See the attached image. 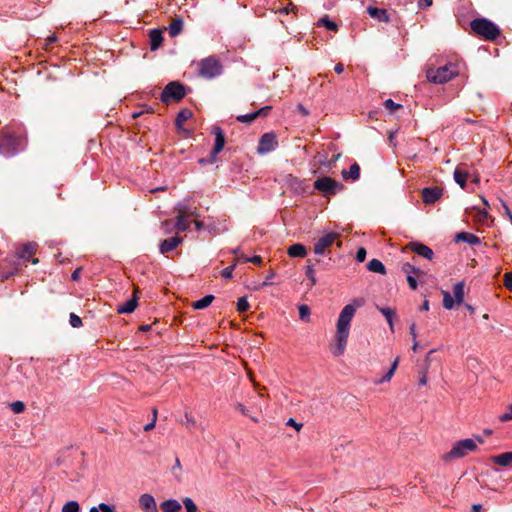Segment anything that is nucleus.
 I'll use <instances>...</instances> for the list:
<instances>
[{
    "mask_svg": "<svg viewBox=\"0 0 512 512\" xmlns=\"http://www.w3.org/2000/svg\"><path fill=\"white\" fill-rule=\"evenodd\" d=\"M363 303V299H354L341 310L336 324L335 344L330 347V351L334 356L338 357L344 354L350 333L351 321L356 309L361 307Z\"/></svg>",
    "mask_w": 512,
    "mask_h": 512,
    "instance_id": "1",
    "label": "nucleus"
},
{
    "mask_svg": "<svg viewBox=\"0 0 512 512\" xmlns=\"http://www.w3.org/2000/svg\"><path fill=\"white\" fill-rule=\"evenodd\" d=\"M477 443L483 444L484 440L477 436L475 439L467 438L457 441L451 450L443 456L445 461L465 457L469 452L477 449Z\"/></svg>",
    "mask_w": 512,
    "mask_h": 512,
    "instance_id": "2",
    "label": "nucleus"
},
{
    "mask_svg": "<svg viewBox=\"0 0 512 512\" xmlns=\"http://www.w3.org/2000/svg\"><path fill=\"white\" fill-rule=\"evenodd\" d=\"M458 68L453 63H448L438 68H429L426 71V77L429 82L434 84H444L458 75Z\"/></svg>",
    "mask_w": 512,
    "mask_h": 512,
    "instance_id": "3",
    "label": "nucleus"
},
{
    "mask_svg": "<svg viewBox=\"0 0 512 512\" xmlns=\"http://www.w3.org/2000/svg\"><path fill=\"white\" fill-rule=\"evenodd\" d=\"M470 27L473 32L486 40L493 41L500 35L499 27L486 18H477L472 20Z\"/></svg>",
    "mask_w": 512,
    "mask_h": 512,
    "instance_id": "4",
    "label": "nucleus"
},
{
    "mask_svg": "<svg viewBox=\"0 0 512 512\" xmlns=\"http://www.w3.org/2000/svg\"><path fill=\"white\" fill-rule=\"evenodd\" d=\"M199 75L205 79H213L223 72L221 62L215 56H209L198 63Z\"/></svg>",
    "mask_w": 512,
    "mask_h": 512,
    "instance_id": "5",
    "label": "nucleus"
},
{
    "mask_svg": "<svg viewBox=\"0 0 512 512\" xmlns=\"http://www.w3.org/2000/svg\"><path fill=\"white\" fill-rule=\"evenodd\" d=\"M186 96V88L183 84L177 81L168 83L160 96L163 103L167 104L171 101H179Z\"/></svg>",
    "mask_w": 512,
    "mask_h": 512,
    "instance_id": "6",
    "label": "nucleus"
},
{
    "mask_svg": "<svg viewBox=\"0 0 512 512\" xmlns=\"http://www.w3.org/2000/svg\"><path fill=\"white\" fill-rule=\"evenodd\" d=\"M21 139L13 134H3L0 136V154L5 157L16 155L22 148L20 147Z\"/></svg>",
    "mask_w": 512,
    "mask_h": 512,
    "instance_id": "7",
    "label": "nucleus"
},
{
    "mask_svg": "<svg viewBox=\"0 0 512 512\" xmlns=\"http://www.w3.org/2000/svg\"><path fill=\"white\" fill-rule=\"evenodd\" d=\"M314 188L321 192L324 196H330L342 191L344 186L341 182L336 181L331 177L325 176L318 178L314 182Z\"/></svg>",
    "mask_w": 512,
    "mask_h": 512,
    "instance_id": "8",
    "label": "nucleus"
},
{
    "mask_svg": "<svg viewBox=\"0 0 512 512\" xmlns=\"http://www.w3.org/2000/svg\"><path fill=\"white\" fill-rule=\"evenodd\" d=\"M278 147V141L276 135L272 132L264 133L258 143L257 153L260 155H266L274 151Z\"/></svg>",
    "mask_w": 512,
    "mask_h": 512,
    "instance_id": "9",
    "label": "nucleus"
},
{
    "mask_svg": "<svg viewBox=\"0 0 512 512\" xmlns=\"http://www.w3.org/2000/svg\"><path fill=\"white\" fill-rule=\"evenodd\" d=\"M339 236L338 233L329 232L320 237L314 244V253L317 255H324L327 248H329L336 238Z\"/></svg>",
    "mask_w": 512,
    "mask_h": 512,
    "instance_id": "10",
    "label": "nucleus"
},
{
    "mask_svg": "<svg viewBox=\"0 0 512 512\" xmlns=\"http://www.w3.org/2000/svg\"><path fill=\"white\" fill-rule=\"evenodd\" d=\"M213 134L215 135V143L211 152V160L209 162H214L216 160L217 155L223 150L225 145V135L220 127H214Z\"/></svg>",
    "mask_w": 512,
    "mask_h": 512,
    "instance_id": "11",
    "label": "nucleus"
},
{
    "mask_svg": "<svg viewBox=\"0 0 512 512\" xmlns=\"http://www.w3.org/2000/svg\"><path fill=\"white\" fill-rule=\"evenodd\" d=\"M442 196V189L439 187H426L422 190V198L425 204H433Z\"/></svg>",
    "mask_w": 512,
    "mask_h": 512,
    "instance_id": "12",
    "label": "nucleus"
},
{
    "mask_svg": "<svg viewBox=\"0 0 512 512\" xmlns=\"http://www.w3.org/2000/svg\"><path fill=\"white\" fill-rule=\"evenodd\" d=\"M455 182L461 187L465 188L466 181L470 177V173L467 169V165L464 163L459 164L454 170L453 174Z\"/></svg>",
    "mask_w": 512,
    "mask_h": 512,
    "instance_id": "13",
    "label": "nucleus"
},
{
    "mask_svg": "<svg viewBox=\"0 0 512 512\" xmlns=\"http://www.w3.org/2000/svg\"><path fill=\"white\" fill-rule=\"evenodd\" d=\"M183 241V238L179 236H174L168 239H165L159 244V251L161 254H166L175 248H177Z\"/></svg>",
    "mask_w": 512,
    "mask_h": 512,
    "instance_id": "14",
    "label": "nucleus"
},
{
    "mask_svg": "<svg viewBox=\"0 0 512 512\" xmlns=\"http://www.w3.org/2000/svg\"><path fill=\"white\" fill-rule=\"evenodd\" d=\"M139 505L145 512H158L156 501L151 494H142L139 497Z\"/></svg>",
    "mask_w": 512,
    "mask_h": 512,
    "instance_id": "15",
    "label": "nucleus"
},
{
    "mask_svg": "<svg viewBox=\"0 0 512 512\" xmlns=\"http://www.w3.org/2000/svg\"><path fill=\"white\" fill-rule=\"evenodd\" d=\"M410 249L417 255L422 256L428 260H431L434 256V252L432 251V249L420 242H412L410 244Z\"/></svg>",
    "mask_w": 512,
    "mask_h": 512,
    "instance_id": "16",
    "label": "nucleus"
},
{
    "mask_svg": "<svg viewBox=\"0 0 512 512\" xmlns=\"http://www.w3.org/2000/svg\"><path fill=\"white\" fill-rule=\"evenodd\" d=\"M174 228L177 232H185L189 228L188 216L186 215V209H181L176 217Z\"/></svg>",
    "mask_w": 512,
    "mask_h": 512,
    "instance_id": "17",
    "label": "nucleus"
},
{
    "mask_svg": "<svg viewBox=\"0 0 512 512\" xmlns=\"http://www.w3.org/2000/svg\"><path fill=\"white\" fill-rule=\"evenodd\" d=\"M136 292H137V290H135V294H134V296L131 299L127 300L122 305H118L117 312L119 314H129V313H132L136 309L137 301H138V297L136 296Z\"/></svg>",
    "mask_w": 512,
    "mask_h": 512,
    "instance_id": "18",
    "label": "nucleus"
},
{
    "mask_svg": "<svg viewBox=\"0 0 512 512\" xmlns=\"http://www.w3.org/2000/svg\"><path fill=\"white\" fill-rule=\"evenodd\" d=\"M455 242H465L469 245H479L480 239L478 236L469 232H460L455 236Z\"/></svg>",
    "mask_w": 512,
    "mask_h": 512,
    "instance_id": "19",
    "label": "nucleus"
},
{
    "mask_svg": "<svg viewBox=\"0 0 512 512\" xmlns=\"http://www.w3.org/2000/svg\"><path fill=\"white\" fill-rule=\"evenodd\" d=\"M37 244L33 242H29L23 245V247L18 251L17 255L20 259L30 260L32 255L36 251Z\"/></svg>",
    "mask_w": 512,
    "mask_h": 512,
    "instance_id": "20",
    "label": "nucleus"
},
{
    "mask_svg": "<svg viewBox=\"0 0 512 512\" xmlns=\"http://www.w3.org/2000/svg\"><path fill=\"white\" fill-rule=\"evenodd\" d=\"M367 13L371 18H374L380 22H388L389 16L387 14V11L385 9H380L377 7L369 6L367 8Z\"/></svg>",
    "mask_w": 512,
    "mask_h": 512,
    "instance_id": "21",
    "label": "nucleus"
},
{
    "mask_svg": "<svg viewBox=\"0 0 512 512\" xmlns=\"http://www.w3.org/2000/svg\"><path fill=\"white\" fill-rule=\"evenodd\" d=\"M149 39H150V49L152 51L157 50L163 41V36L161 30L158 29H152L149 33Z\"/></svg>",
    "mask_w": 512,
    "mask_h": 512,
    "instance_id": "22",
    "label": "nucleus"
},
{
    "mask_svg": "<svg viewBox=\"0 0 512 512\" xmlns=\"http://www.w3.org/2000/svg\"><path fill=\"white\" fill-rule=\"evenodd\" d=\"M344 180L356 181L360 177V166L357 163H353L349 171L343 170L341 173Z\"/></svg>",
    "mask_w": 512,
    "mask_h": 512,
    "instance_id": "23",
    "label": "nucleus"
},
{
    "mask_svg": "<svg viewBox=\"0 0 512 512\" xmlns=\"http://www.w3.org/2000/svg\"><path fill=\"white\" fill-rule=\"evenodd\" d=\"M287 253L290 257L303 258L307 255V250L303 244L296 243L288 248Z\"/></svg>",
    "mask_w": 512,
    "mask_h": 512,
    "instance_id": "24",
    "label": "nucleus"
},
{
    "mask_svg": "<svg viewBox=\"0 0 512 512\" xmlns=\"http://www.w3.org/2000/svg\"><path fill=\"white\" fill-rule=\"evenodd\" d=\"M491 460L493 463L497 465L503 467L509 466L512 464V451L493 456Z\"/></svg>",
    "mask_w": 512,
    "mask_h": 512,
    "instance_id": "25",
    "label": "nucleus"
},
{
    "mask_svg": "<svg viewBox=\"0 0 512 512\" xmlns=\"http://www.w3.org/2000/svg\"><path fill=\"white\" fill-rule=\"evenodd\" d=\"M163 512H179L181 510V504L175 499H168L160 504Z\"/></svg>",
    "mask_w": 512,
    "mask_h": 512,
    "instance_id": "26",
    "label": "nucleus"
},
{
    "mask_svg": "<svg viewBox=\"0 0 512 512\" xmlns=\"http://www.w3.org/2000/svg\"><path fill=\"white\" fill-rule=\"evenodd\" d=\"M183 29V21L180 18H177L172 21V23L168 26L167 30L171 37H176L182 32Z\"/></svg>",
    "mask_w": 512,
    "mask_h": 512,
    "instance_id": "27",
    "label": "nucleus"
},
{
    "mask_svg": "<svg viewBox=\"0 0 512 512\" xmlns=\"http://www.w3.org/2000/svg\"><path fill=\"white\" fill-rule=\"evenodd\" d=\"M192 117V111L189 109H182L177 113L175 124L178 129H181L184 122Z\"/></svg>",
    "mask_w": 512,
    "mask_h": 512,
    "instance_id": "28",
    "label": "nucleus"
},
{
    "mask_svg": "<svg viewBox=\"0 0 512 512\" xmlns=\"http://www.w3.org/2000/svg\"><path fill=\"white\" fill-rule=\"evenodd\" d=\"M367 268L371 272L379 273L384 275L386 273V268L384 264L378 259H372L368 262Z\"/></svg>",
    "mask_w": 512,
    "mask_h": 512,
    "instance_id": "29",
    "label": "nucleus"
},
{
    "mask_svg": "<svg viewBox=\"0 0 512 512\" xmlns=\"http://www.w3.org/2000/svg\"><path fill=\"white\" fill-rule=\"evenodd\" d=\"M453 294L457 305H461L464 301V282H457L453 287Z\"/></svg>",
    "mask_w": 512,
    "mask_h": 512,
    "instance_id": "30",
    "label": "nucleus"
},
{
    "mask_svg": "<svg viewBox=\"0 0 512 512\" xmlns=\"http://www.w3.org/2000/svg\"><path fill=\"white\" fill-rule=\"evenodd\" d=\"M398 363H399V359L396 358L395 361L392 363L391 367L389 368V370L387 371V373L382 378L375 380L374 383L379 385L384 382H389L398 367Z\"/></svg>",
    "mask_w": 512,
    "mask_h": 512,
    "instance_id": "31",
    "label": "nucleus"
},
{
    "mask_svg": "<svg viewBox=\"0 0 512 512\" xmlns=\"http://www.w3.org/2000/svg\"><path fill=\"white\" fill-rule=\"evenodd\" d=\"M377 309L385 317V319L387 320V322L390 326V329L393 331V318L395 316V310L390 307H380V306H377Z\"/></svg>",
    "mask_w": 512,
    "mask_h": 512,
    "instance_id": "32",
    "label": "nucleus"
},
{
    "mask_svg": "<svg viewBox=\"0 0 512 512\" xmlns=\"http://www.w3.org/2000/svg\"><path fill=\"white\" fill-rule=\"evenodd\" d=\"M214 299L213 295H206L203 298L193 302L192 307L196 310H201L208 307Z\"/></svg>",
    "mask_w": 512,
    "mask_h": 512,
    "instance_id": "33",
    "label": "nucleus"
},
{
    "mask_svg": "<svg viewBox=\"0 0 512 512\" xmlns=\"http://www.w3.org/2000/svg\"><path fill=\"white\" fill-rule=\"evenodd\" d=\"M317 25L318 26H323L325 27L327 30H330V31H336L338 26L335 22H333L332 20L329 19V17L327 15L321 17L318 21H317Z\"/></svg>",
    "mask_w": 512,
    "mask_h": 512,
    "instance_id": "34",
    "label": "nucleus"
},
{
    "mask_svg": "<svg viewBox=\"0 0 512 512\" xmlns=\"http://www.w3.org/2000/svg\"><path fill=\"white\" fill-rule=\"evenodd\" d=\"M403 272H405L407 275H413V276H421L424 274V272L420 269L415 267L414 265L410 263H404L402 266Z\"/></svg>",
    "mask_w": 512,
    "mask_h": 512,
    "instance_id": "35",
    "label": "nucleus"
},
{
    "mask_svg": "<svg viewBox=\"0 0 512 512\" xmlns=\"http://www.w3.org/2000/svg\"><path fill=\"white\" fill-rule=\"evenodd\" d=\"M443 306L447 310H452L455 307L456 301L448 291H442Z\"/></svg>",
    "mask_w": 512,
    "mask_h": 512,
    "instance_id": "36",
    "label": "nucleus"
},
{
    "mask_svg": "<svg viewBox=\"0 0 512 512\" xmlns=\"http://www.w3.org/2000/svg\"><path fill=\"white\" fill-rule=\"evenodd\" d=\"M79 510H80V505L75 500L68 501L62 507V512H79Z\"/></svg>",
    "mask_w": 512,
    "mask_h": 512,
    "instance_id": "37",
    "label": "nucleus"
},
{
    "mask_svg": "<svg viewBox=\"0 0 512 512\" xmlns=\"http://www.w3.org/2000/svg\"><path fill=\"white\" fill-rule=\"evenodd\" d=\"M298 310H299L300 319L305 322H309L310 321V308L307 305L302 304L299 306Z\"/></svg>",
    "mask_w": 512,
    "mask_h": 512,
    "instance_id": "38",
    "label": "nucleus"
},
{
    "mask_svg": "<svg viewBox=\"0 0 512 512\" xmlns=\"http://www.w3.org/2000/svg\"><path fill=\"white\" fill-rule=\"evenodd\" d=\"M257 118V115L255 112L239 115L236 117V120L241 123L250 124Z\"/></svg>",
    "mask_w": 512,
    "mask_h": 512,
    "instance_id": "39",
    "label": "nucleus"
},
{
    "mask_svg": "<svg viewBox=\"0 0 512 512\" xmlns=\"http://www.w3.org/2000/svg\"><path fill=\"white\" fill-rule=\"evenodd\" d=\"M306 276L311 282V286H314L317 283V279L315 277V269L313 264H307L306 266Z\"/></svg>",
    "mask_w": 512,
    "mask_h": 512,
    "instance_id": "40",
    "label": "nucleus"
},
{
    "mask_svg": "<svg viewBox=\"0 0 512 512\" xmlns=\"http://www.w3.org/2000/svg\"><path fill=\"white\" fill-rule=\"evenodd\" d=\"M183 505L187 512H198V508H197L196 504L189 497H186L183 499Z\"/></svg>",
    "mask_w": 512,
    "mask_h": 512,
    "instance_id": "41",
    "label": "nucleus"
},
{
    "mask_svg": "<svg viewBox=\"0 0 512 512\" xmlns=\"http://www.w3.org/2000/svg\"><path fill=\"white\" fill-rule=\"evenodd\" d=\"M250 305L246 297H240L237 301V311L240 313L246 312Z\"/></svg>",
    "mask_w": 512,
    "mask_h": 512,
    "instance_id": "42",
    "label": "nucleus"
},
{
    "mask_svg": "<svg viewBox=\"0 0 512 512\" xmlns=\"http://www.w3.org/2000/svg\"><path fill=\"white\" fill-rule=\"evenodd\" d=\"M10 409L15 414H20L25 410V404L22 401H14L10 403Z\"/></svg>",
    "mask_w": 512,
    "mask_h": 512,
    "instance_id": "43",
    "label": "nucleus"
},
{
    "mask_svg": "<svg viewBox=\"0 0 512 512\" xmlns=\"http://www.w3.org/2000/svg\"><path fill=\"white\" fill-rule=\"evenodd\" d=\"M384 107L390 112H395L396 110L402 108V105L395 103L392 99H386L384 101Z\"/></svg>",
    "mask_w": 512,
    "mask_h": 512,
    "instance_id": "44",
    "label": "nucleus"
},
{
    "mask_svg": "<svg viewBox=\"0 0 512 512\" xmlns=\"http://www.w3.org/2000/svg\"><path fill=\"white\" fill-rule=\"evenodd\" d=\"M69 323L73 328H79L82 325V320L78 315L71 313L69 316Z\"/></svg>",
    "mask_w": 512,
    "mask_h": 512,
    "instance_id": "45",
    "label": "nucleus"
},
{
    "mask_svg": "<svg viewBox=\"0 0 512 512\" xmlns=\"http://www.w3.org/2000/svg\"><path fill=\"white\" fill-rule=\"evenodd\" d=\"M185 421H184V424L186 425V427L188 429H194L196 426H197V422L196 420L191 416L189 415L188 413H185Z\"/></svg>",
    "mask_w": 512,
    "mask_h": 512,
    "instance_id": "46",
    "label": "nucleus"
},
{
    "mask_svg": "<svg viewBox=\"0 0 512 512\" xmlns=\"http://www.w3.org/2000/svg\"><path fill=\"white\" fill-rule=\"evenodd\" d=\"M235 267H236V263H233L232 265L224 268L221 272L222 277H224L226 279H231L232 273H233V270L235 269Z\"/></svg>",
    "mask_w": 512,
    "mask_h": 512,
    "instance_id": "47",
    "label": "nucleus"
},
{
    "mask_svg": "<svg viewBox=\"0 0 512 512\" xmlns=\"http://www.w3.org/2000/svg\"><path fill=\"white\" fill-rule=\"evenodd\" d=\"M275 276V272L271 270L269 274L267 275L266 279L257 287V289H262L266 286H271L273 283L271 282V279Z\"/></svg>",
    "mask_w": 512,
    "mask_h": 512,
    "instance_id": "48",
    "label": "nucleus"
},
{
    "mask_svg": "<svg viewBox=\"0 0 512 512\" xmlns=\"http://www.w3.org/2000/svg\"><path fill=\"white\" fill-rule=\"evenodd\" d=\"M499 420L501 422H507L512 420V404L508 406L507 412L499 416Z\"/></svg>",
    "mask_w": 512,
    "mask_h": 512,
    "instance_id": "49",
    "label": "nucleus"
},
{
    "mask_svg": "<svg viewBox=\"0 0 512 512\" xmlns=\"http://www.w3.org/2000/svg\"><path fill=\"white\" fill-rule=\"evenodd\" d=\"M241 259L245 262H251L254 264H258V265H260L262 263V258L258 255H255L253 257H246V256L242 255Z\"/></svg>",
    "mask_w": 512,
    "mask_h": 512,
    "instance_id": "50",
    "label": "nucleus"
},
{
    "mask_svg": "<svg viewBox=\"0 0 512 512\" xmlns=\"http://www.w3.org/2000/svg\"><path fill=\"white\" fill-rule=\"evenodd\" d=\"M162 229L164 230V232L166 234H169L173 230H175L174 224L170 220H165V221L162 222Z\"/></svg>",
    "mask_w": 512,
    "mask_h": 512,
    "instance_id": "51",
    "label": "nucleus"
},
{
    "mask_svg": "<svg viewBox=\"0 0 512 512\" xmlns=\"http://www.w3.org/2000/svg\"><path fill=\"white\" fill-rule=\"evenodd\" d=\"M416 277H417V276L407 275V282H408L409 287H410L412 290H416V289H417V287H418V282H417Z\"/></svg>",
    "mask_w": 512,
    "mask_h": 512,
    "instance_id": "52",
    "label": "nucleus"
},
{
    "mask_svg": "<svg viewBox=\"0 0 512 512\" xmlns=\"http://www.w3.org/2000/svg\"><path fill=\"white\" fill-rule=\"evenodd\" d=\"M366 250L363 247L358 248L356 252V260L358 262H363L366 259Z\"/></svg>",
    "mask_w": 512,
    "mask_h": 512,
    "instance_id": "53",
    "label": "nucleus"
},
{
    "mask_svg": "<svg viewBox=\"0 0 512 512\" xmlns=\"http://www.w3.org/2000/svg\"><path fill=\"white\" fill-rule=\"evenodd\" d=\"M504 284L509 289L512 290V273H506L504 275Z\"/></svg>",
    "mask_w": 512,
    "mask_h": 512,
    "instance_id": "54",
    "label": "nucleus"
},
{
    "mask_svg": "<svg viewBox=\"0 0 512 512\" xmlns=\"http://www.w3.org/2000/svg\"><path fill=\"white\" fill-rule=\"evenodd\" d=\"M271 110V106H264L260 108L259 110L255 111L257 117L259 116H266L268 112Z\"/></svg>",
    "mask_w": 512,
    "mask_h": 512,
    "instance_id": "55",
    "label": "nucleus"
},
{
    "mask_svg": "<svg viewBox=\"0 0 512 512\" xmlns=\"http://www.w3.org/2000/svg\"><path fill=\"white\" fill-rule=\"evenodd\" d=\"M99 508L101 509V512H115L114 507L106 503H100Z\"/></svg>",
    "mask_w": 512,
    "mask_h": 512,
    "instance_id": "56",
    "label": "nucleus"
},
{
    "mask_svg": "<svg viewBox=\"0 0 512 512\" xmlns=\"http://www.w3.org/2000/svg\"><path fill=\"white\" fill-rule=\"evenodd\" d=\"M287 425L294 427L297 431H299L302 428V426H303L302 423L296 422L293 418H290L287 421Z\"/></svg>",
    "mask_w": 512,
    "mask_h": 512,
    "instance_id": "57",
    "label": "nucleus"
},
{
    "mask_svg": "<svg viewBox=\"0 0 512 512\" xmlns=\"http://www.w3.org/2000/svg\"><path fill=\"white\" fill-rule=\"evenodd\" d=\"M236 408L245 416H249L248 409L241 403H237Z\"/></svg>",
    "mask_w": 512,
    "mask_h": 512,
    "instance_id": "58",
    "label": "nucleus"
},
{
    "mask_svg": "<svg viewBox=\"0 0 512 512\" xmlns=\"http://www.w3.org/2000/svg\"><path fill=\"white\" fill-rule=\"evenodd\" d=\"M80 273H81V268H77L76 270L73 271V273L71 275V279L73 281H78L80 279Z\"/></svg>",
    "mask_w": 512,
    "mask_h": 512,
    "instance_id": "59",
    "label": "nucleus"
},
{
    "mask_svg": "<svg viewBox=\"0 0 512 512\" xmlns=\"http://www.w3.org/2000/svg\"><path fill=\"white\" fill-rule=\"evenodd\" d=\"M432 3H433V0H419L418 5H419V7L424 8V7L431 6Z\"/></svg>",
    "mask_w": 512,
    "mask_h": 512,
    "instance_id": "60",
    "label": "nucleus"
},
{
    "mask_svg": "<svg viewBox=\"0 0 512 512\" xmlns=\"http://www.w3.org/2000/svg\"><path fill=\"white\" fill-rule=\"evenodd\" d=\"M156 421L152 419V421L144 426L145 431H150L155 427Z\"/></svg>",
    "mask_w": 512,
    "mask_h": 512,
    "instance_id": "61",
    "label": "nucleus"
},
{
    "mask_svg": "<svg viewBox=\"0 0 512 512\" xmlns=\"http://www.w3.org/2000/svg\"><path fill=\"white\" fill-rule=\"evenodd\" d=\"M409 330H410V334H411L413 340H415L417 337V334H416V326L414 323L410 325Z\"/></svg>",
    "mask_w": 512,
    "mask_h": 512,
    "instance_id": "62",
    "label": "nucleus"
},
{
    "mask_svg": "<svg viewBox=\"0 0 512 512\" xmlns=\"http://www.w3.org/2000/svg\"><path fill=\"white\" fill-rule=\"evenodd\" d=\"M334 71L338 74L342 73L344 71V66L342 63H337L334 67Z\"/></svg>",
    "mask_w": 512,
    "mask_h": 512,
    "instance_id": "63",
    "label": "nucleus"
},
{
    "mask_svg": "<svg viewBox=\"0 0 512 512\" xmlns=\"http://www.w3.org/2000/svg\"><path fill=\"white\" fill-rule=\"evenodd\" d=\"M482 506L480 504H474L472 506V512H481Z\"/></svg>",
    "mask_w": 512,
    "mask_h": 512,
    "instance_id": "64",
    "label": "nucleus"
}]
</instances>
